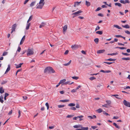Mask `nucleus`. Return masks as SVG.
Wrapping results in <instances>:
<instances>
[{
    "instance_id": "b1692460",
    "label": "nucleus",
    "mask_w": 130,
    "mask_h": 130,
    "mask_svg": "<svg viewBox=\"0 0 130 130\" xmlns=\"http://www.w3.org/2000/svg\"><path fill=\"white\" fill-rule=\"evenodd\" d=\"M113 26L119 29H122V28L121 27H120L119 26L116 25H113Z\"/></svg>"
},
{
    "instance_id": "4c0bfd02",
    "label": "nucleus",
    "mask_w": 130,
    "mask_h": 130,
    "mask_svg": "<svg viewBox=\"0 0 130 130\" xmlns=\"http://www.w3.org/2000/svg\"><path fill=\"white\" fill-rule=\"evenodd\" d=\"M64 105H58V107L59 108H61L64 107Z\"/></svg>"
},
{
    "instance_id": "4468645a",
    "label": "nucleus",
    "mask_w": 130,
    "mask_h": 130,
    "mask_svg": "<svg viewBox=\"0 0 130 130\" xmlns=\"http://www.w3.org/2000/svg\"><path fill=\"white\" fill-rule=\"evenodd\" d=\"M46 25V23H45L42 22L41 23L39 26L40 28H41L44 26Z\"/></svg>"
},
{
    "instance_id": "0e129e2a",
    "label": "nucleus",
    "mask_w": 130,
    "mask_h": 130,
    "mask_svg": "<svg viewBox=\"0 0 130 130\" xmlns=\"http://www.w3.org/2000/svg\"><path fill=\"white\" fill-rule=\"evenodd\" d=\"M21 50V48L20 47H19L18 48L17 51L20 52Z\"/></svg>"
},
{
    "instance_id": "2f4dec72",
    "label": "nucleus",
    "mask_w": 130,
    "mask_h": 130,
    "mask_svg": "<svg viewBox=\"0 0 130 130\" xmlns=\"http://www.w3.org/2000/svg\"><path fill=\"white\" fill-rule=\"evenodd\" d=\"M115 59H112L111 58H109L107 59H106L105 60L109 61H114L115 60Z\"/></svg>"
},
{
    "instance_id": "6e6552de",
    "label": "nucleus",
    "mask_w": 130,
    "mask_h": 130,
    "mask_svg": "<svg viewBox=\"0 0 130 130\" xmlns=\"http://www.w3.org/2000/svg\"><path fill=\"white\" fill-rule=\"evenodd\" d=\"M78 45H77L75 44L72 45L71 47L73 50H75L78 48Z\"/></svg>"
},
{
    "instance_id": "864d4df0",
    "label": "nucleus",
    "mask_w": 130,
    "mask_h": 130,
    "mask_svg": "<svg viewBox=\"0 0 130 130\" xmlns=\"http://www.w3.org/2000/svg\"><path fill=\"white\" fill-rule=\"evenodd\" d=\"M72 78L73 79L76 80L78 78V77L76 76L72 77Z\"/></svg>"
},
{
    "instance_id": "a211bd4d",
    "label": "nucleus",
    "mask_w": 130,
    "mask_h": 130,
    "mask_svg": "<svg viewBox=\"0 0 130 130\" xmlns=\"http://www.w3.org/2000/svg\"><path fill=\"white\" fill-rule=\"evenodd\" d=\"M115 6H117L119 7H121L122 6V5L119 3H115Z\"/></svg>"
},
{
    "instance_id": "ea45409f",
    "label": "nucleus",
    "mask_w": 130,
    "mask_h": 130,
    "mask_svg": "<svg viewBox=\"0 0 130 130\" xmlns=\"http://www.w3.org/2000/svg\"><path fill=\"white\" fill-rule=\"evenodd\" d=\"M71 62V60H70L68 63H66V66H68L70 64Z\"/></svg>"
},
{
    "instance_id": "0eeeda50",
    "label": "nucleus",
    "mask_w": 130,
    "mask_h": 130,
    "mask_svg": "<svg viewBox=\"0 0 130 130\" xmlns=\"http://www.w3.org/2000/svg\"><path fill=\"white\" fill-rule=\"evenodd\" d=\"M81 129H77V130H88V127H83L81 125V127H80Z\"/></svg>"
},
{
    "instance_id": "9d476101",
    "label": "nucleus",
    "mask_w": 130,
    "mask_h": 130,
    "mask_svg": "<svg viewBox=\"0 0 130 130\" xmlns=\"http://www.w3.org/2000/svg\"><path fill=\"white\" fill-rule=\"evenodd\" d=\"M104 50H98L97 51V53L98 54H101L103 53L105 51Z\"/></svg>"
},
{
    "instance_id": "393cba45",
    "label": "nucleus",
    "mask_w": 130,
    "mask_h": 130,
    "mask_svg": "<svg viewBox=\"0 0 130 130\" xmlns=\"http://www.w3.org/2000/svg\"><path fill=\"white\" fill-rule=\"evenodd\" d=\"M122 59L125 60H130V58L129 57L127 58H122Z\"/></svg>"
},
{
    "instance_id": "052dcab7",
    "label": "nucleus",
    "mask_w": 130,
    "mask_h": 130,
    "mask_svg": "<svg viewBox=\"0 0 130 130\" xmlns=\"http://www.w3.org/2000/svg\"><path fill=\"white\" fill-rule=\"evenodd\" d=\"M129 3L130 2L129 1V0H125V4H126V3Z\"/></svg>"
},
{
    "instance_id": "79ce46f5",
    "label": "nucleus",
    "mask_w": 130,
    "mask_h": 130,
    "mask_svg": "<svg viewBox=\"0 0 130 130\" xmlns=\"http://www.w3.org/2000/svg\"><path fill=\"white\" fill-rule=\"evenodd\" d=\"M45 105L47 107V109L48 110L49 107V106L48 103H45Z\"/></svg>"
},
{
    "instance_id": "bf43d9fd",
    "label": "nucleus",
    "mask_w": 130,
    "mask_h": 130,
    "mask_svg": "<svg viewBox=\"0 0 130 130\" xmlns=\"http://www.w3.org/2000/svg\"><path fill=\"white\" fill-rule=\"evenodd\" d=\"M97 127H98V126H91V128H92L94 129L97 128Z\"/></svg>"
},
{
    "instance_id": "2eb2a0df",
    "label": "nucleus",
    "mask_w": 130,
    "mask_h": 130,
    "mask_svg": "<svg viewBox=\"0 0 130 130\" xmlns=\"http://www.w3.org/2000/svg\"><path fill=\"white\" fill-rule=\"evenodd\" d=\"M10 65L9 64L8 65V68H7V69L6 72H5V74H6L7 73L9 72V71L10 70Z\"/></svg>"
},
{
    "instance_id": "f8f14e48",
    "label": "nucleus",
    "mask_w": 130,
    "mask_h": 130,
    "mask_svg": "<svg viewBox=\"0 0 130 130\" xmlns=\"http://www.w3.org/2000/svg\"><path fill=\"white\" fill-rule=\"evenodd\" d=\"M23 64V63H21L18 65L15 64V65L16 66V68L17 69H18L21 67V66Z\"/></svg>"
},
{
    "instance_id": "ddd939ff",
    "label": "nucleus",
    "mask_w": 130,
    "mask_h": 130,
    "mask_svg": "<svg viewBox=\"0 0 130 130\" xmlns=\"http://www.w3.org/2000/svg\"><path fill=\"white\" fill-rule=\"evenodd\" d=\"M65 82V79H63L61 80H60V82L59 83V84H62L61 85L62 86L63 85H64V82Z\"/></svg>"
},
{
    "instance_id": "e433bc0d",
    "label": "nucleus",
    "mask_w": 130,
    "mask_h": 130,
    "mask_svg": "<svg viewBox=\"0 0 130 130\" xmlns=\"http://www.w3.org/2000/svg\"><path fill=\"white\" fill-rule=\"evenodd\" d=\"M8 53V52H3L2 55L3 56H5L7 55Z\"/></svg>"
},
{
    "instance_id": "72a5a7b5",
    "label": "nucleus",
    "mask_w": 130,
    "mask_h": 130,
    "mask_svg": "<svg viewBox=\"0 0 130 130\" xmlns=\"http://www.w3.org/2000/svg\"><path fill=\"white\" fill-rule=\"evenodd\" d=\"M96 33L100 35H102V34L103 32L102 31H97L96 32Z\"/></svg>"
},
{
    "instance_id": "bb28decb",
    "label": "nucleus",
    "mask_w": 130,
    "mask_h": 130,
    "mask_svg": "<svg viewBox=\"0 0 130 130\" xmlns=\"http://www.w3.org/2000/svg\"><path fill=\"white\" fill-rule=\"evenodd\" d=\"M106 102L107 103V105H109L111 103V101L110 100L106 101Z\"/></svg>"
},
{
    "instance_id": "423d86ee",
    "label": "nucleus",
    "mask_w": 130,
    "mask_h": 130,
    "mask_svg": "<svg viewBox=\"0 0 130 130\" xmlns=\"http://www.w3.org/2000/svg\"><path fill=\"white\" fill-rule=\"evenodd\" d=\"M82 11L80 10L77 11L72 13V15H75L76 16L79 15V14L81 13Z\"/></svg>"
},
{
    "instance_id": "4d7b16f0",
    "label": "nucleus",
    "mask_w": 130,
    "mask_h": 130,
    "mask_svg": "<svg viewBox=\"0 0 130 130\" xmlns=\"http://www.w3.org/2000/svg\"><path fill=\"white\" fill-rule=\"evenodd\" d=\"M101 8L100 7H98V8H97L95 10V11L96 12V11H99V10H101Z\"/></svg>"
},
{
    "instance_id": "3c124183",
    "label": "nucleus",
    "mask_w": 130,
    "mask_h": 130,
    "mask_svg": "<svg viewBox=\"0 0 130 130\" xmlns=\"http://www.w3.org/2000/svg\"><path fill=\"white\" fill-rule=\"evenodd\" d=\"M7 81H3L1 83V84L3 85L6 84L7 83Z\"/></svg>"
},
{
    "instance_id": "c85d7f7f",
    "label": "nucleus",
    "mask_w": 130,
    "mask_h": 130,
    "mask_svg": "<svg viewBox=\"0 0 130 130\" xmlns=\"http://www.w3.org/2000/svg\"><path fill=\"white\" fill-rule=\"evenodd\" d=\"M99 39L98 38H96L94 40L96 44L98 43L99 42Z\"/></svg>"
},
{
    "instance_id": "473e14b6",
    "label": "nucleus",
    "mask_w": 130,
    "mask_h": 130,
    "mask_svg": "<svg viewBox=\"0 0 130 130\" xmlns=\"http://www.w3.org/2000/svg\"><path fill=\"white\" fill-rule=\"evenodd\" d=\"M36 3L35 1H34L32 2L30 4V7H32Z\"/></svg>"
},
{
    "instance_id": "c03bdc74",
    "label": "nucleus",
    "mask_w": 130,
    "mask_h": 130,
    "mask_svg": "<svg viewBox=\"0 0 130 130\" xmlns=\"http://www.w3.org/2000/svg\"><path fill=\"white\" fill-rule=\"evenodd\" d=\"M73 83V82H72L70 83V82H66V85L67 84H68L69 85L71 84H72Z\"/></svg>"
},
{
    "instance_id": "9b49d317",
    "label": "nucleus",
    "mask_w": 130,
    "mask_h": 130,
    "mask_svg": "<svg viewBox=\"0 0 130 130\" xmlns=\"http://www.w3.org/2000/svg\"><path fill=\"white\" fill-rule=\"evenodd\" d=\"M81 2H74V6L75 7H76L77 6H78L79 5L80 3Z\"/></svg>"
},
{
    "instance_id": "1a4fd4ad",
    "label": "nucleus",
    "mask_w": 130,
    "mask_h": 130,
    "mask_svg": "<svg viewBox=\"0 0 130 130\" xmlns=\"http://www.w3.org/2000/svg\"><path fill=\"white\" fill-rule=\"evenodd\" d=\"M25 38V36L24 35V36L22 38V39L20 43V45H22L23 43V42L24 41Z\"/></svg>"
},
{
    "instance_id": "680f3d73",
    "label": "nucleus",
    "mask_w": 130,
    "mask_h": 130,
    "mask_svg": "<svg viewBox=\"0 0 130 130\" xmlns=\"http://www.w3.org/2000/svg\"><path fill=\"white\" fill-rule=\"evenodd\" d=\"M121 36L120 35H116L115 36L116 38L121 37Z\"/></svg>"
},
{
    "instance_id": "4be33fe9",
    "label": "nucleus",
    "mask_w": 130,
    "mask_h": 130,
    "mask_svg": "<svg viewBox=\"0 0 130 130\" xmlns=\"http://www.w3.org/2000/svg\"><path fill=\"white\" fill-rule=\"evenodd\" d=\"M122 26L126 28H129V26L128 24L126 25H122Z\"/></svg>"
},
{
    "instance_id": "58836bf2",
    "label": "nucleus",
    "mask_w": 130,
    "mask_h": 130,
    "mask_svg": "<svg viewBox=\"0 0 130 130\" xmlns=\"http://www.w3.org/2000/svg\"><path fill=\"white\" fill-rule=\"evenodd\" d=\"M74 116V115H68L67 116V117L68 118H70L73 117Z\"/></svg>"
},
{
    "instance_id": "774afa93",
    "label": "nucleus",
    "mask_w": 130,
    "mask_h": 130,
    "mask_svg": "<svg viewBox=\"0 0 130 130\" xmlns=\"http://www.w3.org/2000/svg\"><path fill=\"white\" fill-rule=\"evenodd\" d=\"M98 15L99 16H100V17H102L103 16V15L101 13H99L98 14Z\"/></svg>"
},
{
    "instance_id": "13d9d810",
    "label": "nucleus",
    "mask_w": 130,
    "mask_h": 130,
    "mask_svg": "<svg viewBox=\"0 0 130 130\" xmlns=\"http://www.w3.org/2000/svg\"><path fill=\"white\" fill-rule=\"evenodd\" d=\"M125 33L128 34H130V32L128 30H125Z\"/></svg>"
},
{
    "instance_id": "f3484780",
    "label": "nucleus",
    "mask_w": 130,
    "mask_h": 130,
    "mask_svg": "<svg viewBox=\"0 0 130 130\" xmlns=\"http://www.w3.org/2000/svg\"><path fill=\"white\" fill-rule=\"evenodd\" d=\"M30 23H27V24L26 27V30H28L30 26Z\"/></svg>"
},
{
    "instance_id": "a19ab883",
    "label": "nucleus",
    "mask_w": 130,
    "mask_h": 130,
    "mask_svg": "<svg viewBox=\"0 0 130 130\" xmlns=\"http://www.w3.org/2000/svg\"><path fill=\"white\" fill-rule=\"evenodd\" d=\"M103 114H104V115H106V116H107V115L109 116L110 115L108 113H106L104 111H103Z\"/></svg>"
},
{
    "instance_id": "5fc2aeb1",
    "label": "nucleus",
    "mask_w": 130,
    "mask_h": 130,
    "mask_svg": "<svg viewBox=\"0 0 130 130\" xmlns=\"http://www.w3.org/2000/svg\"><path fill=\"white\" fill-rule=\"evenodd\" d=\"M55 126H50L48 127V128L49 129H51L54 128L55 127Z\"/></svg>"
},
{
    "instance_id": "7c9ffc66",
    "label": "nucleus",
    "mask_w": 130,
    "mask_h": 130,
    "mask_svg": "<svg viewBox=\"0 0 130 130\" xmlns=\"http://www.w3.org/2000/svg\"><path fill=\"white\" fill-rule=\"evenodd\" d=\"M113 125H114L116 128L119 129L120 128V127H119V126L117 125V124L115 123H114L113 124Z\"/></svg>"
},
{
    "instance_id": "6e6d98bb",
    "label": "nucleus",
    "mask_w": 130,
    "mask_h": 130,
    "mask_svg": "<svg viewBox=\"0 0 130 130\" xmlns=\"http://www.w3.org/2000/svg\"><path fill=\"white\" fill-rule=\"evenodd\" d=\"M77 91V90L76 89H73L71 91V92H76Z\"/></svg>"
},
{
    "instance_id": "dca6fc26",
    "label": "nucleus",
    "mask_w": 130,
    "mask_h": 130,
    "mask_svg": "<svg viewBox=\"0 0 130 130\" xmlns=\"http://www.w3.org/2000/svg\"><path fill=\"white\" fill-rule=\"evenodd\" d=\"M100 72H102L104 73H109L111 72V71L109 70H107V71H104L103 70H101L100 71Z\"/></svg>"
},
{
    "instance_id": "8fccbe9b",
    "label": "nucleus",
    "mask_w": 130,
    "mask_h": 130,
    "mask_svg": "<svg viewBox=\"0 0 130 130\" xmlns=\"http://www.w3.org/2000/svg\"><path fill=\"white\" fill-rule=\"evenodd\" d=\"M84 117V116L82 115H81L79 116H78L76 117L77 119L78 118H83Z\"/></svg>"
},
{
    "instance_id": "338daca9",
    "label": "nucleus",
    "mask_w": 130,
    "mask_h": 130,
    "mask_svg": "<svg viewBox=\"0 0 130 130\" xmlns=\"http://www.w3.org/2000/svg\"><path fill=\"white\" fill-rule=\"evenodd\" d=\"M107 104H104V105H102V106L104 107H107Z\"/></svg>"
},
{
    "instance_id": "20e7f679",
    "label": "nucleus",
    "mask_w": 130,
    "mask_h": 130,
    "mask_svg": "<svg viewBox=\"0 0 130 130\" xmlns=\"http://www.w3.org/2000/svg\"><path fill=\"white\" fill-rule=\"evenodd\" d=\"M124 104L126 106L130 107V102L124 100L123 101Z\"/></svg>"
},
{
    "instance_id": "603ef678",
    "label": "nucleus",
    "mask_w": 130,
    "mask_h": 130,
    "mask_svg": "<svg viewBox=\"0 0 130 130\" xmlns=\"http://www.w3.org/2000/svg\"><path fill=\"white\" fill-rule=\"evenodd\" d=\"M104 63L107 64H111L112 63V62H104Z\"/></svg>"
},
{
    "instance_id": "39448f33",
    "label": "nucleus",
    "mask_w": 130,
    "mask_h": 130,
    "mask_svg": "<svg viewBox=\"0 0 130 130\" xmlns=\"http://www.w3.org/2000/svg\"><path fill=\"white\" fill-rule=\"evenodd\" d=\"M17 26V25L16 24H14L12 25V30L11 33H12L13 32L15 31V30Z\"/></svg>"
},
{
    "instance_id": "aec40b11",
    "label": "nucleus",
    "mask_w": 130,
    "mask_h": 130,
    "mask_svg": "<svg viewBox=\"0 0 130 130\" xmlns=\"http://www.w3.org/2000/svg\"><path fill=\"white\" fill-rule=\"evenodd\" d=\"M81 127V125H76L73 126V127L74 128H80Z\"/></svg>"
},
{
    "instance_id": "f257e3e1",
    "label": "nucleus",
    "mask_w": 130,
    "mask_h": 130,
    "mask_svg": "<svg viewBox=\"0 0 130 130\" xmlns=\"http://www.w3.org/2000/svg\"><path fill=\"white\" fill-rule=\"evenodd\" d=\"M44 1V0H40L39 3L37 4L36 8L42 9L45 4Z\"/></svg>"
},
{
    "instance_id": "c9c22d12",
    "label": "nucleus",
    "mask_w": 130,
    "mask_h": 130,
    "mask_svg": "<svg viewBox=\"0 0 130 130\" xmlns=\"http://www.w3.org/2000/svg\"><path fill=\"white\" fill-rule=\"evenodd\" d=\"M117 54V53H113L111 54H108V55L113 56L116 55Z\"/></svg>"
},
{
    "instance_id": "e2e57ef3",
    "label": "nucleus",
    "mask_w": 130,
    "mask_h": 130,
    "mask_svg": "<svg viewBox=\"0 0 130 130\" xmlns=\"http://www.w3.org/2000/svg\"><path fill=\"white\" fill-rule=\"evenodd\" d=\"M12 110L11 109L9 112L8 113V114L9 115H10L12 114Z\"/></svg>"
},
{
    "instance_id": "cd10ccee",
    "label": "nucleus",
    "mask_w": 130,
    "mask_h": 130,
    "mask_svg": "<svg viewBox=\"0 0 130 130\" xmlns=\"http://www.w3.org/2000/svg\"><path fill=\"white\" fill-rule=\"evenodd\" d=\"M75 105V104L74 103H71L69 104H68V106L70 107H72L74 106Z\"/></svg>"
},
{
    "instance_id": "5701e85b",
    "label": "nucleus",
    "mask_w": 130,
    "mask_h": 130,
    "mask_svg": "<svg viewBox=\"0 0 130 130\" xmlns=\"http://www.w3.org/2000/svg\"><path fill=\"white\" fill-rule=\"evenodd\" d=\"M32 15L30 16V17L28 20L27 21V23H29V22L32 19Z\"/></svg>"
},
{
    "instance_id": "49530a36",
    "label": "nucleus",
    "mask_w": 130,
    "mask_h": 130,
    "mask_svg": "<svg viewBox=\"0 0 130 130\" xmlns=\"http://www.w3.org/2000/svg\"><path fill=\"white\" fill-rule=\"evenodd\" d=\"M70 109L73 110H76V108L75 107H70Z\"/></svg>"
},
{
    "instance_id": "412c9836",
    "label": "nucleus",
    "mask_w": 130,
    "mask_h": 130,
    "mask_svg": "<svg viewBox=\"0 0 130 130\" xmlns=\"http://www.w3.org/2000/svg\"><path fill=\"white\" fill-rule=\"evenodd\" d=\"M85 5L87 6H89L90 5V2L87 1H86Z\"/></svg>"
},
{
    "instance_id": "f704fd0d",
    "label": "nucleus",
    "mask_w": 130,
    "mask_h": 130,
    "mask_svg": "<svg viewBox=\"0 0 130 130\" xmlns=\"http://www.w3.org/2000/svg\"><path fill=\"white\" fill-rule=\"evenodd\" d=\"M116 48H119L121 50H124L126 49L125 47H116Z\"/></svg>"
},
{
    "instance_id": "09e8293b",
    "label": "nucleus",
    "mask_w": 130,
    "mask_h": 130,
    "mask_svg": "<svg viewBox=\"0 0 130 130\" xmlns=\"http://www.w3.org/2000/svg\"><path fill=\"white\" fill-rule=\"evenodd\" d=\"M119 2L121 3L125 4V1L121 0L119 1Z\"/></svg>"
},
{
    "instance_id": "f03ea898",
    "label": "nucleus",
    "mask_w": 130,
    "mask_h": 130,
    "mask_svg": "<svg viewBox=\"0 0 130 130\" xmlns=\"http://www.w3.org/2000/svg\"><path fill=\"white\" fill-rule=\"evenodd\" d=\"M48 72L50 73H53L55 72V71L51 67H46L44 70V72L46 73Z\"/></svg>"
},
{
    "instance_id": "c756f323",
    "label": "nucleus",
    "mask_w": 130,
    "mask_h": 130,
    "mask_svg": "<svg viewBox=\"0 0 130 130\" xmlns=\"http://www.w3.org/2000/svg\"><path fill=\"white\" fill-rule=\"evenodd\" d=\"M96 111L99 113H100L103 112L101 108H99L96 110Z\"/></svg>"
},
{
    "instance_id": "de8ad7c7",
    "label": "nucleus",
    "mask_w": 130,
    "mask_h": 130,
    "mask_svg": "<svg viewBox=\"0 0 130 130\" xmlns=\"http://www.w3.org/2000/svg\"><path fill=\"white\" fill-rule=\"evenodd\" d=\"M122 54L125 56H128L129 55V54L127 53H125L123 52H122Z\"/></svg>"
},
{
    "instance_id": "6ab92c4d",
    "label": "nucleus",
    "mask_w": 130,
    "mask_h": 130,
    "mask_svg": "<svg viewBox=\"0 0 130 130\" xmlns=\"http://www.w3.org/2000/svg\"><path fill=\"white\" fill-rule=\"evenodd\" d=\"M4 92V90L3 87H1L0 88V93H2Z\"/></svg>"
},
{
    "instance_id": "a878e982",
    "label": "nucleus",
    "mask_w": 130,
    "mask_h": 130,
    "mask_svg": "<svg viewBox=\"0 0 130 130\" xmlns=\"http://www.w3.org/2000/svg\"><path fill=\"white\" fill-rule=\"evenodd\" d=\"M3 96H1L0 97V102L2 103H3L4 102V101L3 100Z\"/></svg>"
},
{
    "instance_id": "a18cd8bd",
    "label": "nucleus",
    "mask_w": 130,
    "mask_h": 130,
    "mask_svg": "<svg viewBox=\"0 0 130 130\" xmlns=\"http://www.w3.org/2000/svg\"><path fill=\"white\" fill-rule=\"evenodd\" d=\"M112 96H115L118 99H120V98H118V97H116V96H118V94H114V95H112Z\"/></svg>"
},
{
    "instance_id": "37998d69",
    "label": "nucleus",
    "mask_w": 130,
    "mask_h": 130,
    "mask_svg": "<svg viewBox=\"0 0 130 130\" xmlns=\"http://www.w3.org/2000/svg\"><path fill=\"white\" fill-rule=\"evenodd\" d=\"M89 79L91 80H92L94 79H95V77H92L89 78Z\"/></svg>"
},
{
    "instance_id": "7ed1b4c3",
    "label": "nucleus",
    "mask_w": 130,
    "mask_h": 130,
    "mask_svg": "<svg viewBox=\"0 0 130 130\" xmlns=\"http://www.w3.org/2000/svg\"><path fill=\"white\" fill-rule=\"evenodd\" d=\"M34 52L32 49H28V53H27V55L28 56H29L33 54Z\"/></svg>"
},
{
    "instance_id": "69168bd1",
    "label": "nucleus",
    "mask_w": 130,
    "mask_h": 130,
    "mask_svg": "<svg viewBox=\"0 0 130 130\" xmlns=\"http://www.w3.org/2000/svg\"><path fill=\"white\" fill-rule=\"evenodd\" d=\"M100 28V27H99V26H98L96 28H95V31H96L98 30H99V29Z\"/></svg>"
}]
</instances>
